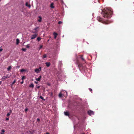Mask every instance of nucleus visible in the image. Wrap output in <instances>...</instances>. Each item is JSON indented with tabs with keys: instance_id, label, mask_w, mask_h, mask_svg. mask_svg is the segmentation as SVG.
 <instances>
[{
	"instance_id": "obj_5",
	"label": "nucleus",
	"mask_w": 134,
	"mask_h": 134,
	"mask_svg": "<svg viewBox=\"0 0 134 134\" xmlns=\"http://www.w3.org/2000/svg\"><path fill=\"white\" fill-rule=\"evenodd\" d=\"M41 78H42L41 76L40 75L38 77V78H36V80H37V81H40L41 80Z\"/></svg>"
},
{
	"instance_id": "obj_16",
	"label": "nucleus",
	"mask_w": 134,
	"mask_h": 134,
	"mask_svg": "<svg viewBox=\"0 0 134 134\" xmlns=\"http://www.w3.org/2000/svg\"><path fill=\"white\" fill-rule=\"evenodd\" d=\"M41 38L40 37H38L37 38V40L38 42H39L41 40Z\"/></svg>"
},
{
	"instance_id": "obj_39",
	"label": "nucleus",
	"mask_w": 134,
	"mask_h": 134,
	"mask_svg": "<svg viewBox=\"0 0 134 134\" xmlns=\"http://www.w3.org/2000/svg\"><path fill=\"white\" fill-rule=\"evenodd\" d=\"M78 67H79V68H80V66H81V65H80V64H78Z\"/></svg>"
},
{
	"instance_id": "obj_10",
	"label": "nucleus",
	"mask_w": 134,
	"mask_h": 134,
	"mask_svg": "<svg viewBox=\"0 0 134 134\" xmlns=\"http://www.w3.org/2000/svg\"><path fill=\"white\" fill-rule=\"evenodd\" d=\"M54 3H52L50 5V7L52 8H54Z\"/></svg>"
},
{
	"instance_id": "obj_47",
	"label": "nucleus",
	"mask_w": 134,
	"mask_h": 134,
	"mask_svg": "<svg viewBox=\"0 0 134 134\" xmlns=\"http://www.w3.org/2000/svg\"><path fill=\"white\" fill-rule=\"evenodd\" d=\"M55 0L56 1H57V0Z\"/></svg>"
},
{
	"instance_id": "obj_26",
	"label": "nucleus",
	"mask_w": 134,
	"mask_h": 134,
	"mask_svg": "<svg viewBox=\"0 0 134 134\" xmlns=\"http://www.w3.org/2000/svg\"><path fill=\"white\" fill-rule=\"evenodd\" d=\"M47 57V55L46 54H45L43 55V58H45Z\"/></svg>"
},
{
	"instance_id": "obj_7",
	"label": "nucleus",
	"mask_w": 134,
	"mask_h": 134,
	"mask_svg": "<svg viewBox=\"0 0 134 134\" xmlns=\"http://www.w3.org/2000/svg\"><path fill=\"white\" fill-rule=\"evenodd\" d=\"M45 64L46 65L47 67H49L51 65V63L50 62H46Z\"/></svg>"
},
{
	"instance_id": "obj_8",
	"label": "nucleus",
	"mask_w": 134,
	"mask_h": 134,
	"mask_svg": "<svg viewBox=\"0 0 134 134\" xmlns=\"http://www.w3.org/2000/svg\"><path fill=\"white\" fill-rule=\"evenodd\" d=\"M97 20L99 22H102V19L101 18H100V17H98L97 18Z\"/></svg>"
},
{
	"instance_id": "obj_31",
	"label": "nucleus",
	"mask_w": 134,
	"mask_h": 134,
	"mask_svg": "<svg viewBox=\"0 0 134 134\" xmlns=\"http://www.w3.org/2000/svg\"><path fill=\"white\" fill-rule=\"evenodd\" d=\"M38 27H36V28H35L34 29V30L35 31H36V30H37V29H38Z\"/></svg>"
},
{
	"instance_id": "obj_9",
	"label": "nucleus",
	"mask_w": 134,
	"mask_h": 134,
	"mask_svg": "<svg viewBox=\"0 0 134 134\" xmlns=\"http://www.w3.org/2000/svg\"><path fill=\"white\" fill-rule=\"evenodd\" d=\"M53 34L54 36V38H56L58 35L57 34L56 32H54L53 33Z\"/></svg>"
},
{
	"instance_id": "obj_11",
	"label": "nucleus",
	"mask_w": 134,
	"mask_h": 134,
	"mask_svg": "<svg viewBox=\"0 0 134 134\" xmlns=\"http://www.w3.org/2000/svg\"><path fill=\"white\" fill-rule=\"evenodd\" d=\"M38 18L39 19L38 20V21L39 22H41L42 21V18L40 16H39Z\"/></svg>"
},
{
	"instance_id": "obj_15",
	"label": "nucleus",
	"mask_w": 134,
	"mask_h": 134,
	"mask_svg": "<svg viewBox=\"0 0 134 134\" xmlns=\"http://www.w3.org/2000/svg\"><path fill=\"white\" fill-rule=\"evenodd\" d=\"M64 113V114L66 116H69V113L68 112H65Z\"/></svg>"
},
{
	"instance_id": "obj_13",
	"label": "nucleus",
	"mask_w": 134,
	"mask_h": 134,
	"mask_svg": "<svg viewBox=\"0 0 134 134\" xmlns=\"http://www.w3.org/2000/svg\"><path fill=\"white\" fill-rule=\"evenodd\" d=\"M8 78L7 76H3L2 77V80L3 81L4 80L6 79H7Z\"/></svg>"
},
{
	"instance_id": "obj_2",
	"label": "nucleus",
	"mask_w": 134,
	"mask_h": 134,
	"mask_svg": "<svg viewBox=\"0 0 134 134\" xmlns=\"http://www.w3.org/2000/svg\"><path fill=\"white\" fill-rule=\"evenodd\" d=\"M88 113L90 116L94 115V114L93 111L91 110L88 111Z\"/></svg>"
},
{
	"instance_id": "obj_28",
	"label": "nucleus",
	"mask_w": 134,
	"mask_h": 134,
	"mask_svg": "<svg viewBox=\"0 0 134 134\" xmlns=\"http://www.w3.org/2000/svg\"><path fill=\"white\" fill-rule=\"evenodd\" d=\"M62 23V22L61 21H59L58 23V24H60Z\"/></svg>"
},
{
	"instance_id": "obj_6",
	"label": "nucleus",
	"mask_w": 134,
	"mask_h": 134,
	"mask_svg": "<svg viewBox=\"0 0 134 134\" xmlns=\"http://www.w3.org/2000/svg\"><path fill=\"white\" fill-rule=\"evenodd\" d=\"M25 5L30 8L31 7V5L30 4H29L28 2H26L25 4Z\"/></svg>"
},
{
	"instance_id": "obj_30",
	"label": "nucleus",
	"mask_w": 134,
	"mask_h": 134,
	"mask_svg": "<svg viewBox=\"0 0 134 134\" xmlns=\"http://www.w3.org/2000/svg\"><path fill=\"white\" fill-rule=\"evenodd\" d=\"M43 47V46L42 45H40V47L39 48V49H41Z\"/></svg>"
},
{
	"instance_id": "obj_44",
	"label": "nucleus",
	"mask_w": 134,
	"mask_h": 134,
	"mask_svg": "<svg viewBox=\"0 0 134 134\" xmlns=\"http://www.w3.org/2000/svg\"><path fill=\"white\" fill-rule=\"evenodd\" d=\"M1 82H2L1 81H0V84H1Z\"/></svg>"
},
{
	"instance_id": "obj_35",
	"label": "nucleus",
	"mask_w": 134,
	"mask_h": 134,
	"mask_svg": "<svg viewBox=\"0 0 134 134\" xmlns=\"http://www.w3.org/2000/svg\"><path fill=\"white\" fill-rule=\"evenodd\" d=\"M28 110V109L27 108H26L25 109V112H27V111Z\"/></svg>"
},
{
	"instance_id": "obj_40",
	"label": "nucleus",
	"mask_w": 134,
	"mask_h": 134,
	"mask_svg": "<svg viewBox=\"0 0 134 134\" xmlns=\"http://www.w3.org/2000/svg\"><path fill=\"white\" fill-rule=\"evenodd\" d=\"M2 50H3V49H0V52H1V51H2Z\"/></svg>"
},
{
	"instance_id": "obj_29",
	"label": "nucleus",
	"mask_w": 134,
	"mask_h": 134,
	"mask_svg": "<svg viewBox=\"0 0 134 134\" xmlns=\"http://www.w3.org/2000/svg\"><path fill=\"white\" fill-rule=\"evenodd\" d=\"M26 47L28 48H29L30 47V46H29V44H27V45L26 46Z\"/></svg>"
},
{
	"instance_id": "obj_14",
	"label": "nucleus",
	"mask_w": 134,
	"mask_h": 134,
	"mask_svg": "<svg viewBox=\"0 0 134 134\" xmlns=\"http://www.w3.org/2000/svg\"><path fill=\"white\" fill-rule=\"evenodd\" d=\"M19 43H20V41H19V39L18 38L17 39H16V44L17 45H18V44Z\"/></svg>"
},
{
	"instance_id": "obj_43",
	"label": "nucleus",
	"mask_w": 134,
	"mask_h": 134,
	"mask_svg": "<svg viewBox=\"0 0 134 134\" xmlns=\"http://www.w3.org/2000/svg\"><path fill=\"white\" fill-rule=\"evenodd\" d=\"M1 134H4L2 132L1 133Z\"/></svg>"
},
{
	"instance_id": "obj_32",
	"label": "nucleus",
	"mask_w": 134,
	"mask_h": 134,
	"mask_svg": "<svg viewBox=\"0 0 134 134\" xmlns=\"http://www.w3.org/2000/svg\"><path fill=\"white\" fill-rule=\"evenodd\" d=\"M37 120L38 122H39L40 121V119L39 118H37Z\"/></svg>"
},
{
	"instance_id": "obj_38",
	"label": "nucleus",
	"mask_w": 134,
	"mask_h": 134,
	"mask_svg": "<svg viewBox=\"0 0 134 134\" xmlns=\"http://www.w3.org/2000/svg\"><path fill=\"white\" fill-rule=\"evenodd\" d=\"M6 120H9V118H6Z\"/></svg>"
},
{
	"instance_id": "obj_19",
	"label": "nucleus",
	"mask_w": 134,
	"mask_h": 134,
	"mask_svg": "<svg viewBox=\"0 0 134 134\" xmlns=\"http://www.w3.org/2000/svg\"><path fill=\"white\" fill-rule=\"evenodd\" d=\"M38 31V30L35 31H33L32 32L34 33L35 34H37Z\"/></svg>"
},
{
	"instance_id": "obj_12",
	"label": "nucleus",
	"mask_w": 134,
	"mask_h": 134,
	"mask_svg": "<svg viewBox=\"0 0 134 134\" xmlns=\"http://www.w3.org/2000/svg\"><path fill=\"white\" fill-rule=\"evenodd\" d=\"M83 55H81L80 56V58L83 61V62H84L85 63H86V60L84 59L83 57Z\"/></svg>"
},
{
	"instance_id": "obj_24",
	"label": "nucleus",
	"mask_w": 134,
	"mask_h": 134,
	"mask_svg": "<svg viewBox=\"0 0 134 134\" xmlns=\"http://www.w3.org/2000/svg\"><path fill=\"white\" fill-rule=\"evenodd\" d=\"M20 71L21 72H24V71H25L26 70L24 69H22L20 70Z\"/></svg>"
},
{
	"instance_id": "obj_42",
	"label": "nucleus",
	"mask_w": 134,
	"mask_h": 134,
	"mask_svg": "<svg viewBox=\"0 0 134 134\" xmlns=\"http://www.w3.org/2000/svg\"><path fill=\"white\" fill-rule=\"evenodd\" d=\"M46 134H49V133L48 132H47Z\"/></svg>"
},
{
	"instance_id": "obj_48",
	"label": "nucleus",
	"mask_w": 134,
	"mask_h": 134,
	"mask_svg": "<svg viewBox=\"0 0 134 134\" xmlns=\"http://www.w3.org/2000/svg\"><path fill=\"white\" fill-rule=\"evenodd\" d=\"M82 134H85V133H83Z\"/></svg>"
},
{
	"instance_id": "obj_22",
	"label": "nucleus",
	"mask_w": 134,
	"mask_h": 134,
	"mask_svg": "<svg viewBox=\"0 0 134 134\" xmlns=\"http://www.w3.org/2000/svg\"><path fill=\"white\" fill-rule=\"evenodd\" d=\"M62 95H63V94H62V93H60L59 94V97L60 98L62 96Z\"/></svg>"
},
{
	"instance_id": "obj_37",
	"label": "nucleus",
	"mask_w": 134,
	"mask_h": 134,
	"mask_svg": "<svg viewBox=\"0 0 134 134\" xmlns=\"http://www.w3.org/2000/svg\"><path fill=\"white\" fill-rule=\"evenodd\" d=\"M89 90H90V91L91 92H92V89H91V88H89Z\"/></svg>"
},
{
	"instance_id": "obj_23",
	"label": "nucleus",
	"mask_w": 134,
	"mask_h": 134,
	"mask_svg": "<svg viewBox=\"0 0 134 134\" xmlns=\"http://www.w3.org/2000/svg\"><path fill=\"white\" fill-rule=\"evenodd\" d=\"M11 69V67L10 66L7 69L8 71H9Z\"/></svg>"
},
{
	"instance_id": "obj_20",
	"label": "nucleus",
	"mask_w": 134,
	"mask_h": 134,
	"mask_svg": "<svg viewBox=\"0 0 134 134\" xmlns=\"http://www.w3.org/2000/svg\"><path fill=\"white\" fill-rule=\"evenodd\" d=\"M40 98L44 100H45V99L43 97L41 96H40Z\"/></svg>"
},
{
	"instance_id": "obj_4",
	"label": "nucleus",
	"mask_w": 134,
	"mask_h": 134,
	"mask_svg": "<svg viewBox=\"0 0 134 134\" xmlns=\"http://www.w3.org/2000/svg\"><path fill=\"white\" fill-rule=\"evenodd\" d=\"M38 35L37 34H35L34 35H32L31 37V39L32 40L35 38Z\"/></svg>"
},
{
	"instance_id": "obj_21",
	"label": "nucleus",
	"mask_w": 134,
	"mask_h": 134,
	"mask_svg": "<svg viewBox=\"0 0 134 134\" xmlns=\"http://www.w3.org/2000/svg\"><path fill=\"white\" fill-rule=\"evenodd\" d=\"M34 84L33 83H32L29 86L30 87H34Z\"/></svg>"
},
{
	"instance_id": "obj_25",
	"label": "nucleus",
	"mask_w": 134,
	"mask_h": 134,
	"mask_svg": "<svg viewBox=\"0 0 134 134\" xmlns=\"http://www.w3.org/2000/svg\"><path fill=\"white\" fill-rule=\"evenodd\" d=\"M11 113V112L9 113H8L7 115V116H10V115Z\"/></svg>"
},
{
	"instance_id": "obj_41",
	"label": "nucleus",
	"mask_w": 134,
	"mask_h": 134,
	"mask_svg": "<svg viewBox=\"0 0 134 134\" xmlns=\"http://www.w3.org/2000/svg\"><path fill=\"white\" fill-rule=\"evenodd\" d=\"M24 81L23 80V81L21 82V84H23V83Z\"/></svg>"
},
{
	"instance_id": "obj_18",
	"label": "nucleus",
	"mask_w": 134,
	"mask_h": 134,
	"mask_svg": "<svg viewBox=\"0 0 134 134\" xmlns=\"http://www.w3.org/2000/svg\"><path fill=\"white\" fill-rule=\"evenodd\" d=\"M102 23L105 24H109V22L108 21H104Z\"/></svg>"
},
{
	"instance_id": "obj_45",
	"label": "nucleus",
	"mask_w": 134,
	"mask_h": 134,
	"mask_svg": "<svg viewBox=\"0 0 134 134\" xmlns=\"http://www.w3.org/2000/svg\"><path fill=\"white\" fill-rule=\"evenodd\" d=\"M35 83H37V82H35Z\"/></svg>"
},
{
	"instance_id": "obj_33",
	"label": "nucleus",
	"mask_w": 134,
	"mask_h": 134,
	"mask_svg": "<svg viewBox=\"0 0 134 134\" xmlns=\"http://www.w3.org/2000/svg\"><path fill=\"white\" fill-rule=\"evenodd\" d=\"M25 79V76H23L22 77V80H23L24 79Z\"/></svg>"
},
{
	"instance_id": "obj_1",
	"label": "nucleus",
	"mask_w": 134,
	"mask_h": 134,
	"mask_svg": "<svg viewBox=\"0 0 134 134\" xmlns=\"http://www.w3.org/2000/svg\"><path fill=\"white\" fill-rule=\"evenodd\" d=\"M113 11L111 9L104 8L102 10V14L104 17L109 18L112 16Z\"/></svg>"
},
{
	"instance_id": "obj_27",
	"label": "nucleus",
	"mask_w": 134,
	"mask_h": 134,
	"mask_svg": "<svg viewBox=\"0 0 134 134\" xmlns=\"http://www.w3.org/2000/svg\"><path fill=\"white\" fill-rule=\"evenodd\" d=\"M22 50L23 51H25L26 50V48H23L22 49Z\"/></svg>"
},
{
	"instance_id": "obj_36",
	"label": "nucleus",
	"mask_w": 134,
	"mask_h": 134,
	"mask_svg": "<svg viewBox=\"0 0 134 134\" xmlns=\"http://www.w3.org/2000/svg\"><path fill=\"white\" fill-rule=\"evenodd\" d=\"M36 87L37 88H39L40 87V86H36Z\"/></svg>"
},
{
	"instance_id": "obj_34",
	"label": "nucleus",
	"mask_w": 134,
	"mask_h": 134,
	"mask_svg": "<svg viewBox=\"0 0 134 134\" xmlns=\"http://www.w3.org/2000/svg\"><path fill=\"white\" fill-rule=\"evenodd\" d=\"M1 131L2 132H3V133H4L5 132V130H4V129H2V130H1Z\"/></svg>"
},
{
	"instance_id": "obj_3",
	"label": "nucleus",
	"mask_w": 134,
	"mask_h": 134,
	"mask_svg": "<svg viewBox=\"0 0 134 134\" xmlns=\"http://www.w3.org/2000/svg\"><path fill=\"white\" fill-rule=\"evenodd\" d=\"M41 67H40L38 69H35V71L37 73H38L41 71Z\"/></svg>"
},
{
	"instance_id": "obj_46",
	"label": "nucleus",
	"mask_w": 134,
	"mask_h": 134,
	"mask_svg": "<svg viewBox=\"0 0 134 134\" xmlns=\"http://www.w3.org/2000/svg\"><path fill=\"white\" fill-rule=\"evenodd\" d=\"M66 94H67V92H66Z\"/></svg>"
},
{
	"instance_id": "obj_17",
	"label": "nucleus",
	"mask_w": 134,
	"mask_h": 134,
	"mask_svg": "<svg viewBox=\"0 0 134 134\" xmlns=\"http://www.w3.org/2000/svg\"><path fill=\"white\" fill-rule=\"evenodd\" d=\"M16 81V80H14L13 82L11 84V85L12 87L13 85L15 82Z\"/></svg>"
}]
</instances>
